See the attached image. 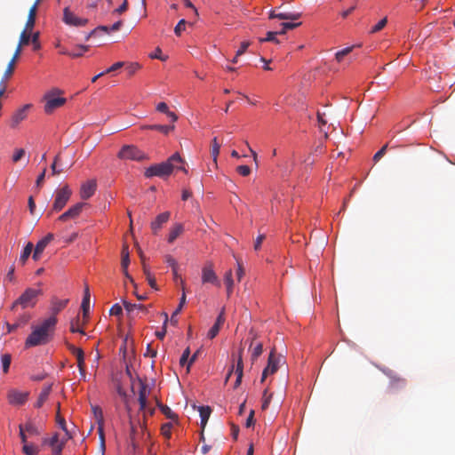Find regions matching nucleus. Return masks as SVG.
<instances>
[{
	"label": "nucleus",
	"instance_id": "nucleus-62",
	"mask_svg": "<svg viewBox=\"0 0 455 455\" xmlns=\"http://www.w3.org/2000/svg\"><path fill=\"white\" fill-rule=\"evenodd\" d=\"M76 360H77L78 369H82V367H85L84 351H78V355L76 356Z\"/></svg>",
	"mask_w": 455,
	"mask_h": 455
},
{
	"label": "nucleus",
	"instance_id": "nucleus-57",
	"mask_svg": "<svg viewBox=\"0 0 455 455\" xmlns=\"http://www.w3.org/2000/svg\"><path fill=\"white\" fill-rule=\"evenodd\" d=\"M189 355H190V349H189V347H187L183 351L182 355H181V357L180 359V363L181 366L185 365V363H188Z\"/></svg>",
	"mask_w": 455,
	"mask_h": 455
},
{
	"label": "nucleus",
	"instance_id": "nucleus-16",
	"mask_svg": "<svg viewBox=\"0 0 455 455\" xmlns=\"http://www.w3.org/2000/svg\"><path fill=\"white\" fill-rule=\"evenodd\" d=\"M170 212H164L159 214L154 221L151 223V229L154 234H156L159 229H161L163 224L166 223L170 219Z\"/></svg>",
	"mask_w": 455,
	"mask_h": 455
},
{
	"label": "nucleus",
	"instance_id": "nucleus-55",
	"mask_svg": "<svg viewBox=\"0 0 455 455\" xmlns=\"http://www.w3.org/2000/svg\"><path fill=\"white\" fill-rule=\"evenodd\" d=\"M251 45V42L250 41H243L241 43V45H240V48L237 50L236 52V57H239L241 55H243L247 48Z\"/></svg>",
	"mask_w": 455,
	"mask_h": 455
},
{
	"label": "nucleus",
	"instance_id": "nucleus-49",
	"mask_svg": "<svg viewBox=\"0 0 455 455\" xmlns=\"http://www.w3.org/2000/svg\"><path fill=\"white\" fill-rule=\"evenodd\" d=\"M186 24H187V21L184 19L180 20L178 22V24L174 28V33L177 36H180L181 35V32L185 30Z\"/></svg>",
	"mask_w": 455,
	"mask_h": 455
},
{
	"label": "nucleus",
	"instance_id": "nucleus-11",
	"mask_svg": "<svg viewBox=\"0 0 455 455\" xmlns=\"http://www.w3.org/2000/svg\"><path fill=\"white\" fill-rule=\"evenodd\" d=\"M67 437L60 441L59 435L55 434L51 439H44V444H49L52 449V455H61Z\"/></svg>",
	"mask_w": 455,
	"mask_h": 455
},
{
	"label": "nucleus",
	"instance_id": "nucleus-14",
	"mask_svg": "<svg viewBox=\"0 0 455 455\" xmlns=\"http://www.w3.org/2000/svg\"><path fill=\"white\" fill-rule=\"evenodd\" d=\"M32 107L31 104H26L22 108L17 109L12 116V127L17 126L21 121L27 117V111Z\"/></svg>",
	"mask_w": 455,
	"mask_h": 455
},
{
	"label": "nucleus",
	"instance_id": "nucleus-29",
	"mask_svg": "<svg viewBox=\"0 0 455 455\" xmlns=\"http://www.w3.org/2000/svg\"><path fill=\"white\" fill-rule=\"evenodd\" d=\"M224 283L227 286V295L229 298L233 291L234 286L233 273L231 269L226 272L224 275Z\"/></svg>",
	"mask_w": 455,
	"mask_h": 455
},
{
	"label": "nucleus",
	"instance_id": "nucleus-28",
	"mask_svg": "<svg viewBox=\"0 0 455 455\" xmlns=\"http://www.w3.org/2000/svg\"><path fill=\"white\" fill-rule=\"evenodd\" d=\"M68 299H54L52 304V315L55 316L59 314L63 308L66 307Z\"/></svg>",
	"mask_w": 455,
	"mask_h": 455
},
{
	"label": "nucleus",
	"instance_id": "nucleus-17",
	"mask_svg": "<svg viewBox=\"0 0 455 455\" xmlns=\"http://www.w3.org/2000/svg\"><path fill=\"white\" fill-rule=\"evenodd\" d=\"M96 190V183L93 180L83 184L80 190V196L83 199L90 198Z\"/></svg>",
	"mask_w": 455,
	"mask_h": 455
},
{
	"label": "nucleus",
	"instance_id": "nucleus-39",
	"mask_svg": "<svg viewBox=\"0 0 455 455\" xmlns=\"http://www.w3.org/2000/svg\"><path fill=\"white\" fill-rule=\"evenodd\" d=\"M28 30L29 29H24L20 36V41H19V44L18 45H20V47H22L23 45H27L29 44L30 42V37H31V35L30 33H28Z\"/></svg>",
	"mask_w": 455,
	"mask_h": 455
},
{
	"label": "nucleus",
	"instance_id": "nucleus-1",
	"mask_svg": "<svg viewBox=\"0 0 455 455\" xmlns=\"http://www.w3.org/2000/svg\"><path fill=\"white\" fill-rule=\"evenodd\" d=\"M56 323V316L51 315L44 319L40 324L33 327L32 332L26 339V347L46 344L53 334Z\"/></svg>",
	"mask_w": 455,
	"mask_h": 455
},
{
	"label": "nucleus",
	"instance_id": "nucleus-27",
	"mask_svg": "<svg viewBox=\"0 0 455 455\" xmlns=\"http://www.w3.org/2000/svg\"><path fill=\"white\" fill-rule=\"evenodd\" d=\"M53 239V234L49 233L47 234L44 238H42L38 243H36L35 250L41 254L43 253L44 250L46 248V246L50 243L51 241Z\"/></svg>",
	"mask_w": 455,
	"mask_h": 455
},
{
	"label": "nucleus",
	"instance_id": "nucleus-6",
	"mask_svg": "<svg viewBox=\"0 0 455 455\" xmlns=\"http://www.w3.org/2000/svg\"><path fill=\"white\" fill-rule=\"evenodd\" d=\"M41 289L28 288L15 301V305H20L23 308L33 307L36 304L37 296L42 294Z\"/></svg>",
	"mask_w": 455,
	"mask_h": 455
},
{
	"label": "nucleus",
	"instance_id": "nucleus-37",
	"mask_svg": "<svg viewBox=\"0 0 455 455\" xmlns=\"http://www.w3.org/2000/svg\"><path fill=\"white\" fill-rule=\"evenodd\" d=\"M22 451L26 455H38L39 448L32 443H25L22 447Z\"/></svg>",
	"mask_w": 455,
	"mask_h": 455
},
{
	"label": "nucleus",
	"instance_id": "nucleus-2",
	"mask_svg": "<svg viewBox=\"0 0 455 455\" xmlns=\"http://www.w3.org/2000/svg\"><path fill=\"white\" fill-rule=\"evenodd\" d=\"M182 161L179 153L173 154L167 161L153 164L145 170L144 175L146 178L159 177L165 179L169 177L174 168L176 163Z\"/></svg>",
	"mask_w": 455,
	"mask_h": 455
},
{
	"label": "nucleus",
	"instance_id": "nucleus-12",
	"mask_svg": "<svg viewBox=\"0 0 455 455\" xmlns=\"http://www.w3.org/2000/svg\"><path fill=\"white\" fill-rule=\"evenodd\" d=\"M28 397V392H20L18 390H11L8 393V400L11 404L22 405Z\"/></svg>",
	"mask_w": 455,
	"mask_h": 455
},
{
	"label": "nucleus",
	"instance_id": "nucleus-32",
	"mask_svg": "<svg viewBox=\"0 0 455 455\" xmlns=\"http://www.w3.org/2000/svg\"><path fill=\"white\" fill-rule=\"evenodd\" d=\"M220 143H219L217 138H213L212 140V148H211V155L212 156L213 162L217 164V157L220 154Z\"/></svg>",
	"mask_w": 455,
	"mask_h": 455
},
{
	"label": "nucleus",
	"instance_id": "nucleus-38",
	"mask_svg": "<svg viewBox=\"0 0 455 455\" xmlns=\"http://www.w3.org/2000/svg\"><path fill=\"white\" fill-rule=\"evenodd\" d=\"M60 165H61V164H60V156L57 155L55 156V158H54L53 163L51 165L52 174L53 176L59 175L63 171L62 168H58V166H60Z\"/></svg>",
	"mask_w": 455,
	"mask_h": 455
},
{
	"label": "nucleus",
	"instance_id": "nucleus-56",
	"mask_svg": "<svg viewBox=\"0 0 455 455\" xmlns=\"http://www.w3.org/2000/svg\"><path fill=\"white\" fill-rule=\"evenodd\" d=\"M24 155H25V150L23 148L16 149L12 156V161L14 163H17L24 156Z\"/></svg>",
	"mask_w": 455,
	"mask_h": 455
},
{
	"label": "nucleus",
	"instance_id": "nucleus-51",
	"mask_svg": "<svg viewBox=\"0 0 455 455\" xmlns=\"http://www.w3.org/2000/svg\"><path fill=\"white\" fill-rule=\"evenodd\" d=\"M15 63L16 62H14V60H11L9 61L7 68L5 69V72L4 74V79H7L9 76H12V74L13 73V70H14Z\"/></svg>",
	"mask_w": 455,
	"mask_h": 455
},
{
	"label": "nucleus",
	"instance_id": "nucleus-53",
	"mask_svg": "<svg viewBox=\"0 0 455 455\" xmlns=\"http://www.w3.org/2000/svg\"><path fill=\"white\" fill-rule=\"evenodd\" d=\"M140 68V64L138 63H130L127 67H126V71L128 73L129 76H132L134 75L139 69Z\"/></svg>",
	"mask_w": 455,
	"mask_h": 455
},
{
	"label": "nucleus",
	"instance_id": "nucleus-24",
	"mask_svg": "<svg viewBox=\"0 0 455 455\" xmlns=\"http://www.w3.org/2000/svg\"><path fill=\"white\" fill-rule=\"evenodd\" d=\"M84 317H87L90 308V291L88 285L84 288V298L81 304Z\"/></svg>",
	"mask_w": 455,
	"mask_h": 455
},
{
	"label": "nucleus",
	"instance_id": "nucleus-7",
	"mask_svg": "<svg viewBox=\"0 0 455 455\" xmlns=\"http://www.w3.org/2000/svg\"><path fill=\"white\" fill-rule=\"evenodd\" d=\"M202 283H211L218 288L221 286L220 281L213 269V264L207 262L202 268Z\"/></svg>",
	"mask_w": 455,
	"mask_h": 455
},
{
	"label": "nucleus",
	"instance_id": "nucleus-20",
	"mask_svg": "<svg viewBox=\"0 0 455 455\" xmlns=\"http://www.w3.org/2000/svg\"><path fill=\"white\" fill-rule=\"evenodd\" d=\"M236 375V379L235 382L234 387L236 388L242 382L243 375V358H241V355L237 357L236 368L235 371Z\"/></svg>",
	"mask_w": 455,
	"mask_h": 455
},
{
	"label": "nucleus",
	"instance_id": "nucleus-60",
	"mask_svg": "<svg viewBox=\"0 0 455 455\" xmlns=\"http://www.w3.org/2000/svg\"><path fill=\"white\" fill-rule=\"evenodd\" d=\"M387 148V144L384 145L378 152L373 156V160L375 162L379 161L385 154Z\"/></svg>",
	"mask_w": 455,
	"mask_h": 455
},
{
	"label": "nucleus",
	"instance_id": "nucleus-25",
	"mask_svg": "<svg viewBox=\"0 0 455 455\" xmlns=\"http://www.w3.org/2000/svg\"><path fill=\"white\" fill-rule=\"evenodd\" d=\"M252 345H254V347L251 355V363H254L263 353V344L261 342L254 343V339H252L251 347Z\"/></svg>",
	"mask_w": 455,
	"mask_h": 455
},
{
	"label": "nucleus",
	"instance_id": "nucleus-50",
	"mask_svg": "<svg viewBox=\"0 0 455 455\" xmlns=\"http://www.w3.org/2000/svg\"><path fill=\"white\" fill-rule=\"evenodd\" d=\"M278 35L277 32H268L267 34V37L266 38H263V39H260V42H273L275 44H279V41L278 39L276 38V36Z\"/></svg>",
	"mask_w": 455,
	"mask_h": 455
},
{
	"label": "nucleus",
	"instance_id": "nucleus-5",
	"mask_svg": "<svg viewBox=\"0 0 455 455\" xmlns=\"http://www.w3.org/2000/svg\"><path fill=\"white\" fill-rule=\"evenodd\" d=\"M117 157L121 160H132L138 162L148 159L146 154L134 145L123 146L117 154Z\"/></svg>",
	"mask_w": 455,
	"mask_h": 455
},
{
	"label": "nucleus",
	"instance_id": "nucleus-61",
	"mask_svg": "<svg viewBox=\"0 0 455 455\" xmlns=\"http://www.w3.org/2000/svg\"><path fill=\"white\" fill-rule=\"evenodd\" d=\"M171 428H172V424L171 423L164 424L162 426V428H161L163 435H164L165 437L169 438L171 436Z\"/></svg>",
	"mask_w": 455,
	"mask_h": 455
},
{
	"label": "nucleus",
	"instance_id": "nucleus-35",
	"mask_svg": "<svg viewBox=\"0 0 455 455\" xmlns=\"http://www.w3.org/2000/svg\"><path fill=\"white\" fill-rule=\"evenodd\" d=\"M123 304H124V307L125 308V310L128 312V313H132L134 309H139V310H141L143 312H146L147 311V308L145 306L141 305V304H132L131 302H128L126 300H124L123 301Z\"/></svg>",
	"mask_w": 455,
	"mask_h": 455
},
{
	"label": "nucleus",
	"instance_id": "nucleus-46",
	"mask_svg": "<svg viewBox=\"0 0 455 455\" xmlns=\"http://www.w3.org/2000/svg\"><path fill=\"white\" fill-rule=\"evenodd\" d=\"M354 46H351V47H347L341 51H339L336 54H335V58L337 60L338 62H340L343 58L345 56H347L348 53L351 52V51L353 50Z\"/></svg>",
	"mask_w": 455,
	"mask_h": 455
},
{
	"label": "nucleus",
	"instance_id": "nucleus-13",
	"mask_svg": "<svg viewBox=\"0 0 455 455\" xmlns=\"http://www.w3.org/2000/svg\"><path fill=\"white\" fill-rule=\"evenodd\" d=\"M84 206V204L83 203H77L76 204L70 207L67 212L62 213L59 217V220L60 221H67L69 219H75L81 213L83 208Z\"/></svg>",
	"mask_w": 455,
	"mask_h": 455
},
{
	"label": "nucleus",
	"instance_id": "nucleus-10",
	"mask_svg": "<svg viewBox=\"0 0 455 455\" xmlns=\"http://www.w3.org/2000/svg\"><path fill=\"white\" fill-rule=\"evenodd\" d=\"M280 358L275 356V348H273L270 351L268 360H267V365L263 370L262 377H261V382L265 380V379L271 374H274L277 371L279 367Z\"/></svg>",
	"mask_w": 455,
	"mask_h": 455
},
{
	"label": "nucleus",
	"instance_id": "nucleus-33",
	"mask_svg": "<svg viewBox=\"0 0 455 455\" xmlns=\"http://www.w3.org/2000/svg\"><path fill=\"white\" fill-rule=\"evenodd\" d=\"M33 250V243H28L27 245L24 247L23 251L20 257V261L21 264H25L28 257L30 256Z\"/></svg>",
	"mask_w": 455,
	"mask_h": 455
},
{
	"label": "nucleus",
	"instance_id": "nucleus-8",
	"mask_svg": "<svg viewBox=\"0 0 455 455\" xmlns=\"http://www.w3.org/2000/svg\"><path fill=\"white\" fill-rule=\"evenodd\" d=\"M72 192L68 185L57 190L56 196L52 204V210L55 212L61 211L70 198Z\"/></svg>",
	"mask_w": 455,
	"mask_h": 455
},
{
	"label": "nucleus",
	"instance_id": "nucleus-15",
	"mask_svg": "<svg viewBox=\"0 0 455 455\" xmlns=\"http://www.w3.org/2000/svg\"><path fill=\"white\" fill-rule=\"evenodd\" d=\"M224 322H225V313H224V308H223L220 311V315H218L215 323L209 330V331L207 333V337L210 339H214L218 335V333H219V331L220 330V327L223 325Z\"/></svg>",
	"mask_w": 455,
	"mask_h": 455
},
{
	"label": "nucleus",
	"instance_id": "nucleus-34",
	"mask_svg": "<svg viewBox=\"0 0 455 455\" xmlns=\"http://www.w3.org/2000/svg\"><path fill=\"white\" fill-rule=\"evenodd\" d=\"M92 411L93 412L95 421L98 425H103L104 424V419H103V412L100 406L94 405L92 406Z\"/></svg>",
	"mask_w": 455,
	"mask_h": 455
},
{
	"label": "nucleus",
	"instance_id": "nucleus-30",
	"mask_svg": "<svg viewBox=\"0 0 455 455\" xmlns=\"http://www.w3.org/2000/svg\"><path fill=\"white\" fill-rule=\"evenodd\" d=\"M142 129H150L156 130L164 134H168L171 131L174 129V125H162V124H153V125H144Z\"/></svg>",
	"mask_w": 455,
	"mask_h": 455
},
{
	"label": "nucleus",
	"instance_id": "nucleus-48",
	"mask_svg": "<svg viewBox=\"0 0 455 455\" xmlns=\"http://www.w3.org/2000/svg\"><path fill=\"white\" fill-rule=\"evenodd\" d=\"M165 262L170 266L172 267V273L174 275H177V268H178V263L177 261L175 260V259L173 257H172L171 255H166L165 256Z\"/></svg>",
	"mask_w": 455,
	"mask_h": 455
},
{
	"label": "nucleus",
	"instance_id": "nucleus-21",
	"mask_svg": "<svg viewBox=\"0 0 455 455\" xmlns=\"http://www.w3.org/2000/svg\"><path fill=\"white\" fill-rule=\"evenodd\" d=\"M184 228L182 224H175L170 230L168 235V243H172L183 232Z\"/></svg>",
	"mask_w": 455,
	"mask_h": 455
},
{
	"label": "nucleus",
	"instance_id": "nucleus-19",
	"mask_svg": "<svg viewBox=\"0 0 455 455\" xmlns=\"http://www.w3.org/2000/svg\"><path fill=\"white\" fill-rule=\"evenodd\" d=\"M38 4H39V0H36L35 2V4L31 6V8L29 9L28 20L26 22V28H25L26 29L31 30L34 28Z\"/></svg>",
	"mask_w": 455,
	"mask_h": 455
},
{
	"label": "nucleus",
	"instance_id": "nucleus-43",
	"mask_svg": "<svg viewBox=\"0 0 455 455\" xmlns=\"http://www.w3.org/2000/svg\"><path fill=\"white\" fill-rule=\"evenodd\" d=\"M23 427L26 432H28L30 435H38L40 434L37 427L32 422H28Z\"/></svg>",
	"mask_w": 455,
	"mask_h": 455
},
{
	"label": "nucleus",
	"instance_id": "nucleus-54",
	"mask_svg": "<svg viewBox=\"0 0 455 455\" xmlns=\"http://www.w3.org/2000/svg\"><path fill=\"white\" fill-rule=\"evenodd\" d=\"M236 172L243 176V177H246V176H249L250 173H251V169L249 166L247 165H239L236 167Z\"/></svg>",
	"mask_w": 455,
	"mask_h": 455
},
{
	"label": "nucleus",
	"instance_id": "nucleus-40",
	"mask_svg": "<svg viewBox=\"0 0 455 455\" xmlns=\"http://www.w3.org/2000/svg\"><path fill=\"white\" fill-rule=\"evenodd\" d=\"M161 411L170 419L175 420L178 419V416L175 412L172 411L167 405L159 404Z\"/></svg>",
	"mask_w": 455,
	"mask_h": 455
},
{
	"label": "nucleus",
	"instance_id": "nucleus-4",
	"mask_svg": "<svg viewBox=\"0 0 455 455\" xmlns=\"http://www.w3.org/2000/svg\"><path fill=\"white\" fill-rule=\"evenodd\" d=\"M384 374L389 379V384L387 391L395 395L403 390L406 387L407 381L404 378L399 376L396 372L390 369L383 370Z\"/></svg>",
	"mask_w": 455,
	"mask_h": 455
},
{
	"label": "nucleus",
	"instance_id": "nucleus-44",
	"mask_svg": "<svg viewBox=\"0 0 455 455\" xmlns=\"http://www.w3.org/2000/svg\"><path fill=\"white\" fill-rule=\"evenodd\" d=\"M11 361H12V356L10 354H4L2 355L1 362H2L4 372L6 373L8 371V370L10 368Z\"/></svg>",
	"mask_w": 455,
	"mask_h": 455
},
{
	"label": "nucleus",
	"instance_id": "nucleus-3",
	"mask_svg": "<svg viewBox=\"0 0 455 455\" xmlns=\"http://www.w3.org/2000/svg\"><path fill=\"white\" fill-rule=\"evenodd\" d=\"M62 93L61 90L52 88L44 94L45 104L44 108L46 114H52L56 108L62 107L66 103L67 100L65 98L59 97Z\"/></svg>",
	"mask_w": 455,
	"mask_h": 455
},
{
	"label": "nucleus",
	"instance_id": "nucleus-23",
	"mask_svg": "<svg viewBox=\"0 0 455 455\" xmlns=\"http://www.w3.org/2000/svg\"><path fill=\"white\" fill-rule=\"evenodd\" d=\"M198 411L200 413L201 418V427L202 429H204L212 413V409L210 406H199Z\"/></svg>",
	"mask_w": 455,
	"mask_h": 455
},
{
	"label": "nucleus",
	"instance_id": "nucleus-47",
	"mask_svg": "<svg viewBox=\"0 0 455 455\" xmlns=\"http://www.w3.org/2000/svg\"><path fill=\"white\" fill-rule=\"evenodd\" d=\"M387 23V19L384 18L380 20L376 25H374L371 29L370 30V33H377L380 31Z\"/></svg>",
	"mask_w": 455,
	"mask_h": 455
},
{
	"label": "nucleus",
	"instance_id": "nucleus-18",
	"mask_svg": "<svg viewBox=\"0 0 455 455\" xmlns=\"http://www.w3.org/2000/svg\"><path fill=\"white\" fill-rule=\"evenodd\" d=\"M270 19H278V20H296L300 18V13L299 12H276L275 11L271 12L269 15Z\"/></svg>",
	"mask_w": 455,
	"mask_h": 455
},
{
	"label": "nucleus",
	"instance_id": "nucleus-41",
	"mask_svg": "<svg viewBox=\"0 0 455 455\" xmlns=\"http://www.w3.org/2000/svg\"><path fill=\"white\" fill-rule=\"evenodd\" d=\"M100 31L108 33L110 31L109 27H108V26L97 27L96 28H94L93 30H92L90 33L87 34V36H85V40L88 41L91 37L96 36Z\"/></svg>",
	"mask_w": 455,
	"mask_h": 455
},
{
	"label": "nucleus",
	"instance_id": "nucleus-9",
	"mask_svg": "<svg viewBox=\"0 0 455 455\" xmlns=\"http://www.w3.org/2000/svg\"><path fill=\"white\" fill-rule=\"evenodd\" d=\"M63 21L68 26L84 27L88 23V19L78 17L69 7H66L63 11Z\"/></svg>",
	"mask_w": 455,
	"mask_h": 455
},
{
	"label": "nucleus",
	"instance_id": "nucleus-52",
	"mask_svg": "<svg viewBox=\"0 0 455 455\" xmlns=\"http://www.w3.org/2000/svg\"><path fill=\"white\" fill-rule=\"evenodd\" d=\"M38 39H39V33H38V32H36V33H35V34L31 35L30 42L32 43V44H33V49H34L35 51L39 50V49H40V47H41V45H40V44H39Z\"/></svg>",
	"mask_w": 455,
	"mask_h": 455
},
{
	"label": "nucleus",
	"instance_id": "nucleus-26",
	"mask_svg": "<svg viewBox=\"0 0 455 455\" xmlns=\"http://www.w3.org/2000/svg\"><path fill=\"white\" fill-rule=\"evenodd\" d=\"M56 422L59 425V427L65 432L67 439H71L72 438V435H71V433L67 428L66 420L60 415V404H58V411H57V413H56Z\"/></svg>",
	"mask_w": 455,
	"mask_h": 455
},
{
	"label": "nucleus",
	"instance_id": "nucleus-42",
	"mask_svg": "<svg viewBox=\"0 0 455 455\" xmlns=\"http://www.w3.org/2000/svg\"><path fill=\"white\" fill-rule=\"evenodd\" d=\"M185 303H186V294H185V291H183L182 296H181L180 300V304H179L178 307L176 308V310L174 311V313L172 315L171 322L172 323H177V320H174V317H175V315H177L181 311V309H182V307H183Z\"/></svg>",
	"mask_w": 455,
	"mask_h": 455
},
{
	"label": "nucleus",
	"instance_id": "nucleus-63",
	"mask_svg": "<svg viewBox=\"0 0 455 455\" xmlns=\"http://www.w3.org/2000/svg\"><path fill=\"white\" fill-rule=\"evenodd\" d=\"M110 315H122L123 308L119 304H115L110 308Z\"/></svg>",
	"mask_w": 455,
	"mask_h": 455
},
{
	"label": "nucleus",
	"instance_id": "nucleus-64",
	"mask_svg": "<svg viewBox=\"0 0 455 455\" xmlns=\"http://www.w3.org/2000/svg\"><path fill=\"white\" fill-rule=\"evenodd\" d=\"M128 9V2L127 0H124V3L118 7L116 8L113 13H117V14H122L123 12H124L126 10Z\"/></svg>",
	"mask_w": 455,
	"mask_h": 455
},
{
	"label": "nucleus",
	"instance_id": "nucleus-36",
	"mask_svg": "<svg viewBox=\"0 0 455 455\" xmlns=\"http://www.w3.org/2000/svg\"><path fill=\"white\" fill-rule=\"evenodd\" d=\"M139 380V384H140V392H139V398L140 399H147L148 400V395L149 394V389L148 387V385L141 379H138Z\"/></svg>",
	"mask_w": 455,
	"mask_h": 455
},
{
	"label": "nucleus",
	"instance_id": "nucleus-58",
	"mask_svg": "<svg viewBox=\"0 0 455 455\" xmlns=\"http://www.w3.org/2000/svg\"><path fill=\"white\" fill-rule=\"evenodd\" d=\"M117 394L124 399V402L125 403L126 409L128 411H130V407L127 404V394H126V391L121 386L117 387Z\"/></svg>",
	"mask_w": 455,
	"mask_h": 455
},
{
	"label": "nucleus",
	"instance_id": "nucleus-45",
	"mask_svg": "<svg viewBox=\"0 0 455 455\" xmlns=\"http://www.w3.org/2000/svg\"><path fill=\"white\" fill-rule=\"evenodd\" d=\"M70 331L73 333L79 332V333L84 334V330L79 327V318L78 317L71 321Z\"/></svg>",
	"mask_w": 455,
	"mask_h": 455
},
{
	"label": "nucleus",
	"instance_id": "nucleus-22",
	"mask_svg": "<svg viewBox=\"0 0 455 455\" xmlns=\"http://www.w3.org/2000/svg\"><path fill=\"white\" fill-rule=\"evenodd\" d=\"M51 391H52V384H49V385H46L44 387V388L42 389V391L38 396V399L35 404V406L36 408H40L43 406L44 402L47 400Z\"/></svg>",
	"mask_w": 455,
	"mask_h": 455
},
{
	"label": "nucleus",
	"instance_id": "nucleus-59",
	"mask_svg": "<svg viewBox=\"0 0 455 455\" xmlns=\"http://www.w3.org/2000/svg\"><path fill=\"white\" fill-rule=\"evenodd\" d=\"M271 398H272V395H267V390H265L264 394H263V402H262V405H261L262 410L267 409V407L270 403Z\"/></svg>",
	"mask_w": 455,
	"mask_h": 455
},
{
	"label": "nucleus",
	"instance_id": "nucleus-31",
	"mask_svg": "<svg viewBox=\"0 0 455 455\" xmlns=\"http://www.w3.org/2000/svg\"><path fill=\"white\" fill-rule=\"evenodd\" d=\"M129 264H130L129 250H128V245L125 243L123 245V249H122V259H121L122 269L126 271V268H128Z\"/></svg>",
	"mask_w": 455,
	"mask_h": 455
}]
</instances>
